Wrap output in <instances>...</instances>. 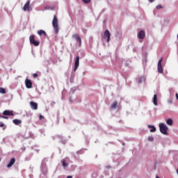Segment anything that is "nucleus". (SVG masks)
<instances>
[{"instance_id":"8","label":"nucleus","mask_w":178,"mask_h":178,"mask_svg":"<svg viewBox=\"0 0 178 178\" xmlns=\"http://www.w3.org/2000/svg\"><path fill=\"white\" fill-rule=\"evenodd\" d=\"M25 85L26 88H31L33 87V82H31V80L26 79L25 80Z\"/></svg>"},{"instance_id":"11","label":"nucleus","mask_w":178,"mask_h":178,"mask_svg":"<svg viewBox=\"0 0 178 178\" xmlns=\"http://www.w3.org/2000/svg\"><path fill=\"white\" fill-rule=\"evenodd\" d=\"M3 115L4 116H15V114H13V111H10L9 110H6L3 112Z\"/></svg>"},{"instance_id":"20","label":"nucleus","mask_w":178,"mask_h":178,"mask_svg":"<svg viewBox=\"0 0 178 178\" xmlns=\"http://www.w3.org/2000/svg\"><path fill=\"white\" fill-rule=\"evenodd\" d=\"M0 94H6V89L0 88Z\"/></svg>"},{"instance_id":"10","label":"nucleus","mask_w":178,"mask_h":178,"mask_svg":"<svg viewBox=\"0 0 178 178\" xmlns=\"http://www.w3.org/2000/svg\"><path fill=\"white\" fill-rule=\"evenodd\" d=\"M30 106H31V109H33L34 111H37V109H38V104H37L34 102H31Z\"/></svg>"},{"instance_id":"5","label":"nucleus","mask_w":178,"mask_h":178,"mask_svg":"<svg viewBox=\"0 0 178 178\" xmlns=\"http://www.w3.org/2000/svg\"><path fill=\"white\" fill-rule=\"evenodd\" d=\"M80 64V56H76V60L74 63V72H76L77 69H79V65Z\"/></svg>"},{"instance_id":"30","label":"nucleus","mask_w":178,"mask_h":178,"mask_svg":"<svg viewBox=\"0 0 178 178\" xmlns=\"http://www.w3.org/2000/svg\"><path fill=\"white\" fill-rule=\"evenodd\" d=\"M149 2H150V3H152V2H154V0H148Z\"/></svg>"},{"instance_id":"14","label":"nucleus","mask_w":178,"mask_h":178,"mask_svg":"<svg viewBox=\"0 0 178 178\" xmlns=\"http://www.w3.org/2000/svg\"><path fill=\"white\" fill-rule=\"evenodd\" d=\"M13 123H14V124H16L17 126L19 124H22V120L15 119L13 120Z\"/></svg>"},{"instance_id":"12","label":"nucleus","mask_w":178,"mask_h":178,"mask_svg":"<svg viewBox=\"0 0 178 178\" xmlns=\"http://www.w3.org/2000/svg\"><path fill=\"white\" fill-rule=\"evenodd\" d=\"M15 162H16V159L15 158L11 159L10 163L7 165V168H12L15 165Z\"/></svg>"},{"instance_id":"7","label":"nucleus","mask_w":178,"mask_h":178,"mask_svg":"<svg viewBox=\"0 0 178 178\" xmlns=\"http://www.w3.org/2000/svg\"><path fill=\"white\" fill-rule=\"evenodd\" d=\"M104 35L106 38H107V42H109V41H111V32H109L108 30H106Z\"/></svg>"},{"instance_id":"18","label":"nucleus","mask_w":178,"mask_h":178,"mask_svg":"<svg viewBox=\"0 0 178 178\" xmlns=\"http://www.w3.org/2000/svg\"><path fill=\"white\" fill-rule=\"evenodd\" d=\"M118 107V102H114L111 106V109H116V108Z\"/></svg>"},{"instance_id":"25","label":"nucleus","mask_w":178,"mask_h":178,"mask_svg":"<svg viewBox=\"0 0 178 178\" xmlns=\"http://www.w3.org/2000/svg\"><path fill=\"white\" fill-rule=\"evenodd\" d=\"M0 118H2V119H9L8 117H6L5 115H0Z\"/></svg>"},{"instance_id":"16","label":"nucleus","mask_w":178,"mask_h":178,"mask_svg":"<svg viewBox=\"0 0 178 178\" xmlns=\"http://www.w3.org/2000/svg\"><path fill=\"white\" fill-rule=\"evenodd\" d=\"M38 34L39 35H44V37L47 35V33L44 30H40L38 31Z\"/></svg>"},{"instance_id":"19","label":"nucleus","mask_w":178,"mask_h":178,"mask_svg":"<svg viewBox=\"0 0 178 178\" xmlns=\"http://www.w3.org/2000/svg\"><path fill=\"white\" fill-rule=\"evenodd\" d=\"M166 123L168 124V126H172L173 124V120L169 118L167 120Z\"/></svg>"},{"instance_id":"15","label":"nucleus","mask_w":178,"mask_h":178,"mask_svg":"<svg viewBox=\"0 0 178 178\" xmlns=\"http://www.w3.org/2000/svg\"><path fill=\"white\" fill-rule=\"evenodd\" d=\"M148 128L150 129V133H155L156 131V128L152 125H148Z\"/></svg>"},{"instance_id":"32","label":"nucleus","mask_w":178,"mask_h":178,"mask_svg":"<svg viewBox=\"0 0 178 178\" xmlns=\"http://www.w3.org/2000/svg\"><path fill=\"white\" fill-rule=\"evenodd\" d=\"M125 66L129 67V63H125Z\"/></svg>"},{"instance_id":"2","label":"nucleus","mask_w":178,"mask_h":178,"mask_svg":"<svg viewBox=\"0 0 178 178\" xmlns=\"http://www.w3.org/2000/svg\"><path fill=\"white\" fill-rule=\"evenodd\" d=\"M159 128H160V131L162 133V134H165V136H168V127L163 124L161 123L159 124Z\"/></svg>"},{"instance_id":"9","label":"nucleus","mask_w":178,"mask_h":178,"mask_svg":"<svg viewBox=\"0 0 178 178\" xmlns=\"http://www.w3.org/2000/svg\"><path fill=\"white\" fill-rule=\"evenodd\" d=\"M138 38L140 40H144L145 38V32L144 31H140L138 33Z\"/></svg>"},{"instance_id":"24","label":"nucleus","mask_w":178,"mask_h":178,"mask_svg":"<svg viewBox=\"0 0 178 178\" xmlns=\"http://www.w3.org/2000/svg\"><path fill=\"white\" fill-rule=\"evenodd\" d=\"M148 140H149V141H154V137H152V136H149V137H148Z\"/></svg>"},{"instance_id":"6","label":"nucleus","mask_w":178,"mask_h":178,"mask_svg":"<svg viewBox=\"0 0 178 178\" xmlns=\"http://www.w3.org/2000/svg\"><path fill=\"white\" fill-rule=\"evenodd\" d=\"M72 38H74L76 41L79 42V47L81 46V38H80V35L78 33L72 35Z\"/></svg>"},{"instance_id":"3","label":"nucleus","mask_w":178,"mask_h":178,"mask_svg":"<svg viewBox=\"0 0 178 178\" xmlns=\"http://www.w3.org/2000/svg\"><path fill=\"white\" fill-rule=\"evenodd\" d=\"M29 41L31 44H33V45H34L35 47H38V45H40V42L35 41L34 35H31L29 37Z\"/></svg>"},{"instance_id":"1","label":"nucleus","mask_w":178,"mask_h":178,"mask_svg":"<svg viewBox=\"0 0 178 178\" xmlns=\"http://www.w3.org/2000/svg\"><path fill=\"white\" fill-rule=\"evenodd\" d=\"M52 24L54 29L55 33L58 34L59 33V25L58 24V18H56V15L54 16Z\"/></svg>"},{"instance_id":"29","label":"nucleus","mask_w":178,"mask_h":178,"mask_svg":"<svg viewBox=\"0 0 178 178\" xmlns=\"http://www.w3.org/2000/svg\"><path fill=\"white\" fill-rule=\"evenodd\" d=\"M39 118H40V120H41V119H44V116H43V115H40Z\"/></svg>"},{"instance_id":"26","label":"nucleus","mask_w":178,"mask_h":178,"mask_svg":"<svg viewBox=\"0 0 178 178\" xmlns=\"http://www.w3.org/2000/svg\"><path fill=\"white\" fill-rule=\"evenodd\" d=\"M0 127H5V124L0 122Z\"/></svg>"},{"instance_id":"34","label":"nucleus","mask_w":178,"mask_h":178,"mask_svg":"<svg viewBox=\"0 0 178 178\" xmlns=\"http://www.w3.org/2000/svg\"><path fill=\"white\" fill-rule=\"evenodd\" d=\"M67 178H73L72 176H68Z\"/></svg>"},{"instance_id":"17","label":"nucleus","mask_w":178,"mask_h":178,"mask_svg":"<svg viewBox=\"0 0 178 178\" xmlns=\"http://www.w3.org/2000/svg\"><path fill=\"white\" fill-rule=\"evenodd\" d=\"M153 103H154V105H158V99H157L156 95H154Z\"/></svg>"},{"instance_id":"27","label":"nucleus","mask_w":178,"mask_h":178,"mask_svg":"<svg viewBox=\"0 0 178 178\" xmlns=\"http://www.w3.org/2000/svg\"><path fill=\"white\" fill-rule=\"evenodd\" d=\"M156 9H162V6L161 5L157 6Z\"/></svg>"},{"instance_id":"33","label":"nucleus","mask_w":178,"mask_h":178,"mask_svg":"<svg viewBox=\"0 0 178 178\" xmlns=\"http://www.w3.org/2000/svg\"><path fill=\"white\" fill-rule=\"evenodd\" d=\"M169 104H172V101L171 100H168Z\"/></svg>"},{"instance_id":"21","label":"nucleus","mask_w":178,"mask_h":178,"mask_svg":"<svg viewBox=\"0 0 178 178\" xmlns=\"http://www.w3.org/2000/svg\"><path fill=\"white\" fill-rule=\"evenodd\" d=\"M63 168H66L67 166V163H66V161H63Z\"/></svg>"},{"instance_id":"13","label":"nucleus","mask_w":178,"mask_h":178,"mask_svg":"<svg viewBox=\"0 0 178 178\" xmlns=\"http://www.w3.org/2000/svg\"><path fill=\"white\" fill-rule=\"evenodd\" d=\"M157 69H158L159 73H163V68H162V64H158Z\"/></svg>"},{"instance_id":"4","label":"nucleus","mask_w":178,"mask_h":178,"mask_svg":"<svg viewBox=\"0 0 178 178\" xmlns=\"http://www.w3.org/2000/svg\"><path fill=\"white\" fill-rule=\"evenodd\" d=\"M31 6H30V1H26V3H25V5L23 7V10L24 12H26V10H27L28 12H30V10H31Z\"/></svg>"},{"instance_id":"28","label":"nucleus","mask_w":178,"mask_h":178,"mask_svg":"<svg viewBox=\"0 0 178 178\" xmlns=\"http://www.w3.org/2000/svg\"><path fill=\"white\" fill-rule=\"evenodd\" d=\"M33 76L34 78L38 77V74L35 73V74H33Z\"/></svg>"},{"instance_id":"31","label":"nucleus","mask_w":178,"mask_h":178,"mask_svg":"<svg viewBox=\"0 0 178 178\" xmlns=\"http://www.w3.org/2000/svg\"><path fill=\"white\" fill-rule=\"evenodd\" d=\"M175 97H176V99H178V94L177 93H176Z\"/></svg>"},{"instance_id":"35","label":"nucleus","mask_w":178,"mask_h":178,"mask_svg":"<svg viewBox=\"0 0 178 178\" xmlns=\"http://www.w3.org/2000/svg\"><path fill=\"white\" fill-rule=\"evenodd\" d=\"M0 162H1V159H0Z\"/></svg>"},{"instance_id":"23","label":"nucleus","mask_w":178,"mask_h":178,"mask_svg":"<svg viewBox=\"0 0 178 178\" xmlns=\"http://www.w3.org/2000/svg\"><path fill=\"white\" fill-rule=\"evenodd\" d=\"M162 60H163V58H161L159 62H158V65H162Z\"/></svg>"},{"instance_id":"22","label":"nucleus","mask_w":178,"mask_h":178,"mask_svg":"<svg viewBox=\"0 0 178 178\" xmlns=\"http://www.w3.org/2000/svg\"><path fill=\"white\" fill-rule=\"evenodd\" d=\"M83 3H90L91 2V0H82Z\"/></svg>"}]
</instances>
